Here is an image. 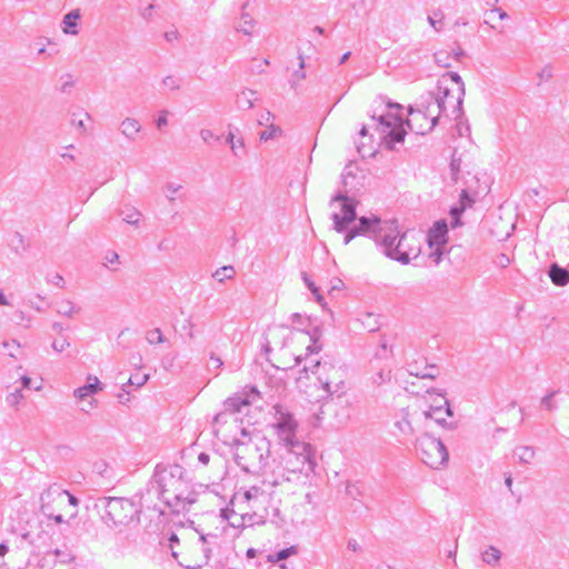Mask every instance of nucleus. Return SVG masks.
I'll list each match as a JSON object with an SVG mask.
<instances>
[{"label": "nucleus", "instance_id": "obj_1", "mask_svg": "<svg viewBox=\"0 0 569 569\" xmlns=\"http://www.w3.org/2000/svg\"><path fill=\"white\" fill-rule=\"evenodd\" d=\"M194 501L184 469L179 465H157L146 491L141 493V505L160 515H164L166 509L173 513L188 511Z\"/></svg>", "mask_w": 569, "mask_h": 569}, {"label": "nucleus", "instance_id": "obj_2", "mask_svg": "<svg viewBox=\"0 0 569 569\" xmlns=\"http://www.w3.org/2000/svg\"><path fill=\"white\" fill-rule=\"evenodd\" d=\"M234 461L243 472L260 477L262 485L269 488L284 482L300 483L297 477L289 475L278 453L274 451L271 455V445L266 438L248 442L237 441Z\"/></svg>", "mask_w": 569, "mask_h": 569}, {"label": "nucleus", "instance_id": "obj_3", "mask_svg": "<svg viewBox=\"0 0 569 569\" xmlns=\"http://www.w3.org/2000/svg\"><path fill=\"white\" fill-rule=\"evenodd\" d=\"M274 409V419L272 427L279 440V448L276 450L278 456L286 463L289 475L306 482L315 472L316 458L311 445L297 439V422L293 416L283 411L282 407L277 405Z\"/></svg>", "mask_w": 569, "mask_h": 569}, {"label": "nucleus", "instance_id": "obj_4", "mask_svg": "<svg viewBox=\"0 0 569 569\" xmlns=\"http://www.w3.org/2000/svg\"><path fill=\"white\" fill-rule=\"evenodd\" d=\"M302 370L316 375L322 390L328 396L345 393L346 371L341 366L329 361L310 360V365H305Z\"/></svg>", "mask_w": 569, "mask_h": 569}, {"label": "nucleus", "instance_id": "obj_5", "mask_svg": "<svg viewBox=\"0 0 569 569\" xmlns=\"http://www.w3.org/2000/svg\"><path fill=\"white\" fill-rule=\"evenodd\" d=\"M104 509L103 519L111 521L113 526H129L139 523L141 512V501L136 503L131 499L108 497L101 500Z\"/></svg>", "mask_w": 569, "mask_h": 569}, {"label": "nucleus", "instance_id": "obj_6", "mask_svg": "<svg viewBox=\"0 0 569 569\" xmlns=\"http://www.w3.org/2000/svg\"><path fill=\"white\" fill-rule=\"evenodd\" d=\"M335 203H339L340 211H333L331 213L333 229L339 233L346 232L343 244L347 246L353 238L359 236L355 227L349 228L357 219L356 202L347 194L339 192L331 199L330 206L332 207Z\"/></svg>", "mask_w": 569, "mask_h": 569}, {"label": "nucleus", "instance_id": "obj_7", "mask_svg": "<svg viewBox=\"0 0 569 569\" xmlns=\"http://www.w3.org/2000/svg\"><path fill=\"white\" fill-rule=\"evenodd\" d=\"M335 203H339L340 211H333L331 213L333 229L339 233L346 232L343 244L347 246L353 238L359 236L355 227L349 228L357 219L356 202L347 194L339 192L331 199L330 206L332 207Z\"/></svg>", "mask_w": 569, "mask_h": 569}, {"label": "nucleus", "instance_id": "obj_8", "mask_svg": "<svg viewBox=\"0 0 569 569\" xmlns=\"http://www.w3.org/2000/svg\"><path fill=\"white\" fill-rule=\"evenodd\" d=\"M416 451L421 461L432 469L446 466L449 453L443 442L425 433L416 439Z\"/></svg>", "mask_w": 569, "mask_h": 569}, {"label": "nucleus", "instance_id": "obj_9", "mask_svg": "<svg viewBox=\"0 0 569 569\" xmlns=\"http://www.w3.org/2000/svg\"><path fill=\"white\" fill-rule=\"evenodd\" d=\"M372 120L376 122V130L383 134V139H389L387 143L392 148V143L402 142L406 131L402 127L401 117L391 112L372 114Z\"/></svg>", "mask_w": 569, "mask_h": 569}, {"label": "nucleus", "instance_id": "obj_10", "mask_svg": "<svg viewBox=\"0 0 569 569\" xmlns=\"http://www.w3.org/2000/svg\"><path fill=\"white\" fill-rule=\"evenodd\" d=\"M421 102L416 109H409V116L406 121L408 128L417 134H426L430 132L438 122L439 116L433 114L429 103Z\"/></svg>", "mask_w": 569, "mask_h": 569}, {"label": "nucleus", "instance_id": "obj_11", "mask_svg": "<svg viewBox=\"0 0 569 569\" xmlns=\"http://www.w3.org/2000/svg\"><path fill=\"white\" fill-rule=\"evenodd\" d=\"M41 511L44 516H52V503H57L59 508L67 506L76 508L79 503L77 497L69 491L61 489L57 485L50 486L41 493Z\"/></svg>", "mask_w": 569, "mask_h": 569}, {"label": "nucleus", "instance_id": "obj_12", "mask_svg": "<svg viewBox=\"0 0 569 569\" xmlns=\"http://www.w3.org/2000/svg\"><path fill=\"white\" fill-rule=\"evenodd\" d=\"M402 233L403 231L400 230L398 221L396 219H388L385 220L383 224L378 231V234H376L375 242L380 251L386 257L391 259L393 254L392 252L395 251L392 242H395L397 239H400Z\"/></svg>", "mask_w": 569, "mask_h": 569}, {"label": "nucleus", "instance_id": "obj_13", "mask_svg": "<svg viewBox=\"0 0 569 569\" xmlns=\"http://www.w3.org/2000/svg\"><path fill=\"white\" fill-rule=\"evenodd\" d=\"M397 246L393 247L391 260L400 262L401 264H408L412 259H416L420 254V246L412 234L408 231H403L400 239H397Z\"/></svg>", "mask_w": 569, "mask_h": 569}, {"label": "nucleus", "instance_id": "obj_14", "mask_svg": "<svg viewBox=\"0 0 569 569\" xmlns=\"http://www.w3.org/2000/svg\"><path fill=\"white\" fill-rule=\"evenodd\" d=\"M452 94H456V89L447 83V79H442L438 84V93H428L423 100L430 106H435L438 109V116L446 114L448 109H452V112L460 110L461 108L452 107Z\"/></svg>", "mask_w": 569, "mask_h": 569}, {"label": "nucleus", "instance_id": "obj_15", "mask_svg": "<svg viewBox=\"0 0 569 569\" xmlns=\"http://www.w3.org/2000/svg\"><path fill=\"white\" fill-rule=\"evenodd\" d=\"M259 397V391L256 387H249L244 389L242 392L236 393L234 396L228 398L223 407L226 412L228 413H237L241 412L243 407H249L256 398Z\"/></svg>", "mask_w": 569, "mask_h": 569}, {"label": "nucleus", "instance_id": "obj_16", "mask_svg": "<svg viewBox=\"0 0 569 569\" xmlns=\"http://www.w3.org/2000/svg\"><path fill=\"white\" fill-rule=\"evenodd\" d=\"M385 220H381L378 216L372 214L371 217H360L358 224L353 226L358 230L359 236H366L371 239H376L379 229L383 224Z\"/></svg>", "mask_w": 569, "mask_h": 569}, {"label": "nucleus", "instance_id": "obj_17", "mask_svg": "<svg viewBox=\"0 0 569 569\" xmlns=\"http://www.w3.org/2000/svg\"><path fill=\"white\" fill-rule=\"evenodd\" d=\"M448 224L446 220H438L428 232L429 246H442L447 242Z\"/></svg>", "mask_w": 569, "mask_h": 569}, {"label": "nucleus", "instance_id": "obj_18", "mask_svg": "<svg viewBox=\"0 0 569 569\" xmlns=\"http://www.w3.org/2000/svg\"><path fill=\"white\" fill-rule=\"evenodd\" d=\"M101 389L102 388H101V383H100L99 379L96 376H88L87 383L84 386L77 388L73 392V396L78 400L82 401L87 397H89L91 395H96Z\"/></svg>", "mask_w": 569, "mask_h": 569}, {"label": "nucleus", "instance_id": "obj_19", "mask_svg": "<svg viewBox=\"0 0 569 569\" xmlns=\"http://www.w3.org/2000/svg\"><path fill=\"white\" fill-rule=\"evenodd\" d=\"M393 426L398 431L397 436L400 438L401 442H408L411 440L413 436V427L408 413L402 415L400 419L396 420Z\"/></svg>", "mask_w": 569, "mask_h": 569}, {"label": "nucleus", "instance_id": "obj_20", "mask_svg": "<svg viewBox=\"0 0 569 569\" xmlns=\"http://www.w3.org/2000/svg\"><path fill=\"white\" fill-rule=\"evenodd\" d=\"M445 405H446L445 409H442V407L431 408L430 411L425 412V416L435 419V421L438 425H440V426H442L445 428L451 429V428H453V425L452 423H448L442 415L451 417L452 416V410H451V408L449 406L448 400H446V399H445Z\"/></svg>", "mask_w": 569, "mask_h": 569}, {"label": "nucleus", "instance_id": "obj_21", "mask_svg": "<svg viewBox=\"0 0 569 569\" xmlns=\"http://www.w3.org/2000/svg\"><path fill=\"white\" fill-rule=\"evenodd\" d=\"M258 100V93L251 89H243L236 97V106L239 110H250Z\"/></svg>", "mask_w": 569, "mask_h": 569}, {"label": "nucleus", "instance_id": "obj_22", "mask_svg": "<svg viewBox=\"0 0 569 569\" xmlns=\"http://www.w3.org/2000/svg\"><path fill=\"white\" fill-rule=\"evenodd\" d=\"M80 18L81 14L79 9H74L68 12L62 20V31L66 34L77 36L79 33L78 20Z\"/></svg>", "mask_w": 569, "mask_h": 569}, {"label": "nucleus", "instance_id": "obj_23", "mask_svg": "<svg viewBox=\"0 0 569 569\" xmlns=\"http://www.w3.org/2000/svg\"><path fill=\"white\" fill-rule=\"evenodd\" d=\"M448 76L451 81V86L456 87V94H452V107L461 108L465 96V84L462 79L457 72H449Z\"/></svg>", "mask_w": 569, "mask_h": 569}, {"label": "nucleus", "instance_id": "obj_24", "mask_svg": "<svg viewBox=\"0 0 569 569\" xmlns=\"http://www.w3.org/2000/svg\"><path fill=\"white\" fill-rule=\"evenodd\" d=\"M121 133L130 141H134L137 134L141 131L140 122L134 118H126L119 127Z\"/></svg>", "mask_w": 569, "mask_h": 569}, {"label": "nucleus", "instance_id": "obj_25", "mask_svg": "<svg viewBox=\"0 0 569 569\" xmlns=\"http://www.w3.org/2000/svg\"><path fill=\"white\" fill-rule=\"evenodd\" d=\"M549 277L553 284L562 287L569 282V270L552 263L549 268Z\"/></svg>", "mask_w": 569, "mask_h": 569}, {"label": "nucleus", "instance_id": "obj_26", "mask_svg": "<svg viewBox=\"0 0 569 569\" xmlns=\"http://www.w3.org/2000/svg\"><path fill=\"white\" fill-rule=\"evenodd\" d=\"M463 54V50L458 47V49L453 51V56L448 51L441 50L436 52L433 57L438 66L449 68L451 66L452 60L458 61L460 57H462Z\"/></svg>", "mask_w": 569, "mask_h": 569}, {"label": "nucleus", "instance_id": "obj_27", "mask_svg": "<svg viewBox=\"0 0 569 569\" xmlns=\"http://www.w3.org/2000/svg\"><path fill=\"white\" fill-rule=\"evenodd\" d=\"M201 551L208 561L211 557L213 548L218 546L219 536L216 533H201L200 535Z\"/></svg>", "mask_w": 569, "mask_h": 569}, {"label": "nucleus", "instance_id": "obj_28", "mask_svg": "<svg viewBox=\"0 0 569 569\" xmlns=\"http://www.w3.org/2000/svg\"><path fill=\"white\" fill-rule=\"evenodd\" d=\"M535 456V448L530 446H519L513 450V458L519 463L529 465L533 461Z\"/></svg>", "mask_w": 569, "mask_h": 569}, {"label": "nucleus", "instance_id": "obj_29", "mask_svg": "<svg viewBox=\"0 0 569 569\" xmlns=\"http://www.w3.org/2000/svg\"><path fill=\"white\" fill-rule=\"evenodd\" d=\"M56 311L60 316L73 318L74 315L80 312V308L77 307L72 301L66 299L57 302Z\"/></svg>", "mask_w": 569, "mask_h": 569}, {"label": "nucleus", "instance_id": "obj_30", "mask_svg": "<svg viewBox=\"0 0 569 569\" xmlns=\"http://www.w3.org/2000/svg\"><path fill=\"white\" fill-rule=\"evenodd\" d=\"M465 200H468L470 201L467 192L463 190L462 193H461V203L462 206L461 207H452L450 209V218H451V227L452 228H457V227H460L462 224L461 222V214L465 210Z\"/></svg>", "mask_w": 569, "mask_h": 569}, {"label": "nucleus", "instance_id": "obj_31", "mask_svg": "<svg viewBox=\"0 0 569 569\" xmlns=\"http://www.w3.org/2000/svg\"><path fill=\"white\" fill-rule=\"evenodd\" d=\"M248 3L246 2L242 6V12H241V22L239 27H237V30L242 32L243 34L250 36L252 34V29L254 27V20L251 18L249 13H247L244 10L247 8Z\"/></svg>", "mask_w": 569, "mask_h": 569}, {"label": "nucleus", "instance_id": "obj_32", "mask_svg": "<svg viewBox=\"0 0 569 569\" xmlns=\"http://www.w3.org/2000/svg\"><path fill=\"white\" fill-rule=\"evenodd\" d=\"M391 379V370L388 368H377L376 372H373L369 380L372 386H381Z\"/></svg>", "mask_w": 569, "mask_h": 569}, {"label": "nucleus", "instance_id": "obj_33", "mask_svg": "<svg viewBox=\"0 0 569 569\" xmlns=\"http://www.w3.org/2000/svg\"><path fill=\"white\" fill-rule=\"evenodd\" d=\"M233 518H239L241 520L242 528L252 527L254 525L263 523V519L261 516H258L256 513H243L238 515L237 512L232 511Z\"/></svg>", "mask_w": 569, "mask_h": 569}, {"label": "nucleus", "instance_id": "obj_34", "mask_svg": "<svg viewBox=\"0 0 569 569\" xmlns=\"http://www.w3.org/2000/svg\"><path fill=\"white\" fill-rule=\"evenodd\" d=\"M481 557L483 562L490 566H495L499 562L501 552L496 547L490 546L482 552Z\"/></svg>", "mask_w": 569, "mask_h": 569}, {"label": "nucleus", "instance_id": "obj_35", "mask_svg": "<svg viewBox=\"0 0 569 569\" xmlns=\"http://www.w3.org/2000/svg\"><path fill=\"white\" fill-rule=\"evenodd\" d=\"M236 276L233 266H223L214 271L212 277L219 281L224 282L226 280L232 279Z\"/></svg>", "mask_w": 569, "mask_h": 569}, {"label": "nucleus", "instance_id": "obj_36", "mask_svg": "<svg viewBox=\"0 0 569 569\" xmlns=\"http://www.w3.org/2000/svg\"><path fill=\"white\" fill-rule=\"evenodd\" d=\"M123 221H126L129 224L137 226L140 221L141 213L134 209H127L121 212Z\"/></svg>", "mask_w": 569, "mask_h": 569}, {"label": "nucleus", "instance_id": "obj_37", "mask_svg": "<svg viewBox=\"0 0 569 569\" xmlns=\"http://www.w3.org/2000/svg\"><path fill=\"white\" fill-rule=\"evenodd\" d=\"M23 398L24 396L22 391L20 389H16L13 392L7 395L6 402L9 407L17 408Z\"/></svg>", "mask_w": 569, "mask_h": 569}, {"label": "nucleus", "instance_id": "obj_38", "mask_svg": "<svg viewBox=\"0 0 569 569\" xmlns=\"http://www.w3.org/2000/svg\"><path fill=\"white\" fill-rule=\"evenodd\" d=\"M70 347V341L67 337L61 336L59 339H53L51 348L54 352L61 353Z\"/></svg>", "mask_w": 569, "mask_h": 569}, {"label": "nucleus", "instance_id": "obj_39", "mask_svg": "<svg viewBox=\"0 0 569 569\" xmlns=\"http://www.w3.org/2000/svg\"><path fill=\"white\" fill-rule=\"evenodd\" d=\"M320 350L321 346L317 342V340H313L312 343L307 347V352L303 358L302 356L296 357V363L299 365L303 359L306 361L309 360L310 356L318 353Z\"/></svg>", "mask_w": 569, "mask_h": 569}, {"label": "nucleus", "instance_id": "obj_40", "mask_svg": "<svg viewBox=\"0 0 569 569\" xmlns=\"http://www.w3.org/2000/svg\"><path fill=\"white\" fill-rule=\"evenodd\" d=\"M146 339L150 345L164 342V337L159 328L149 330L146 335Z\"/></svg>", "mask_w": 569, "mask_h": 569}, {"label": "nucleus", "instance_id": "obj_41", "mask_svg": "<svg viewBox=\"0 0 569 569\" xmlns=\"http://www.w3.org/2000/svg\"><path fill=\"white\" fill-rule=\"evenodd\" d=\"M300 58V63H299V70H296L292 74V78L290 80V83H291V87L292 88H296L297 84L306 78V73L303 71V68H305V61L302 59V57H299Z\"/></svg>", "mask_w": 569, "mask_h": 569}, {"label": "nucleus", "instance_id": "obj_42", "mask_svg": "<svg viewBox=\"0 0 569 569\" xmlns=\"http://www.w3.org/2000/svg\"><path fill=\"white\" fill-rule=\"evenodd\" d=\"M302 279L306 283V286L309 288V290L312 292V295L316 297V300L318 302H321L323 300V297L320 295L319 288L315 284V282L307 276V273L302 274Z\"/></svg>", "mask_w": 569, "mask_h": 569}, {"label": "nucleus", "instance_id": "obj_43", "mask_svg": "<svg viewBox=\"0 0 569 569\" xmlns=\"http://www.w3.org/2000/svg\"><path fill=\"white\" fill-rule=\"evenodd\" d=\"M295 553H297V548L295 546H291L289 548H284V549L277 551L272 557H273L274 561H281V560L289 558L290 556H292Z\"/></svg>", "mask_w": 569, "mask_h": 569}, {"label": "nucleus", "instance_id": "obj_44", "mask_svg": "<svg viewBox=\"0 0 569 569\" xmlns=\"http://www.w3.org/2000/svg\"><path fill=\"white\" fill-rule=\"evenodd\" d=\"M411 375H415L420 378H429L435 379L438 375V369L435 366L426 367L422 371H410Z\"/></svg>", "mask_w": 569, "mask_h": 569}, {"label": "nucleus", "instance_id": "obj_45", "mask_svg": "<svg viewBox=\"0 0 569 569\" xmlns=\"http://www.w3.org/2000/svg\"><path fill=\"white\" fill-rule=\"evenodd\" d=\"M148 379L149 375L147 373H136L129 378L127 385L141 387L148 381Z\"/></svg>", "mask_w": 569, "mask_h": 569}, {"label": "nucleus", "instance_id": "obj_46", "mask_svg": "<svg viewBox=\"0 0 569 569\" xmlns=\"http://www.w3.org/2000/svg\"><path fill=\"white\" fill-rule=\"evenodd\" d=\"M558 393V391H551L550 393H548L547 396H545L542 399H541V408L546 409V410H555L556 409V403L553 402V397Z\"/></svg>", "mask_w": 569, "mask_h": 569}, {"label": "nucleus", "instance_id": "obj_47", "mask_svg": "<svg viewBox=\"0 0 569 569\" xmlns=\"http://www.w3.org/2000/svg\"><path fill=\"white\" fill-rule=\"evenodd\" d=\"M233 510L223 509L221 510V516L229 522L231 527L234 528H242L241 520L239 518H233L232 516Z\"/></svg>", "mask_w": 569, "mask_h": 569}, {"label": "nucleus", "instance_id": "obj_48", "mask_svg": "<svg viewBox=\"0 0 569 569\" xmlns=\"http://www.w3.org/2000/svg\"><path fill=\"white\" fill-rule=\"evenodd\" d=\"M230 148L233 156L237 158H241L246 152L244 142L242 138H239L234 142H232V146Z\"/></svg>", "mask_w": 569, "mask_h": 569}, {"label": "nucleus", "instance_id": "obj_49", "mask_svg": "<svg viewBox=\"0 0 569 569\" xmlns=\"http://www.w3.org/2000/svg\"><path fill=\"white\" fill-rule=\"evenodd\" d=\"M281 132L279 127L273 124L269 126V128L260 133V139L263 141H268L277 136V133Z\"/></svg>", "mask_w": 569, "mask_h": 569}, {"label": "nucleus", "instance_id": "obj_50", "mask_svg": "<svg viewBox=\"0 0 569 569\" xmlns=\"http://www.w3.org/2000/svg\"><path fill=\"white\" fill-rule=\"evenodd\" d=\"M182 188L181 184L174 182H168L164 187L167 191V198L170 202L174 201L173 194H176Z\"/></svg>", "mask_w": 569, "mask_h": 569}, {"label": "nucleus", "instance_id": "obj_51", "mask_svg": "<svg viewBox=\"0 0 569 569\" xmlns=\"http://www.w3.org/2000/svg\"><path fill=\"white\" fill-rule=\"evenodd\" d=\"M168 116H169L168 110L164 109V110L159 111L158 118L156 119V127L159 130H161L168 126Z\"/></svg>", "mask_w": 569, "mask_h": 569}, {"label": "nucleus", "instance_id": "obj_52", "mask_svg": "<svg viewBox=\"0 0 569 569\" xmlns=\"http://www.w3.org/2000/svg\"><path fill=\"white\" fill-rule=\"evenodd\" d=\"M162 83L170 90H178L180 88V81L173 76H167L163 78Z\"/></svg>", "mask_w": 569, "mask_h": 569}, {"label": "nucleus", "instance_id": "obj_53", "mask_svg": "<svg viewBox=\"0 0 569 569\" xmlns=\"http://www.w3.org/2000/svg\"><path fill=\"white\" fill-rule=\"evenodd\" d=\"M47 281L49 283H52L53 286L58 287V288H62L64 286V279L61 274L59 273H53V274H49L47 277Z\"/></svg>", "mask_w": 569, "mask_h": 569}, {"label": "nucleus", "instance_id": "obj_54", "mask_svg": "<svg viewBox=\"0 0 569 569\" xmlns=\"http://www.w3.org/2000/svg\"><path fill=\"white\" fill-rule=\"evenodd\" d=\"M264 490L258 486H251L246 492L244 497L247 500L257 498L259 495L263 493Z\"/></svg>", "mask_w": 569, "mask_h": 569}, {"label": "nucleus", "instance_id": "obj_55", "mask_svg": "<svg viewBox=\"0 0 569 569\" xmlns=\"http://www.w3.org/2000/svg\"><path fill=\"white\" fill-rule=\"evenodd\" d=\"M119 261V256L116 251H108L104 256V264H114Z\"/></svg>", "mask_w": 569, "mask_h": 569}, {"label": "nucleus", "instance_id": "obj_56", "mask_svg": "<svg viewBox=\"0 0 569 569\" xmlns=\"http://www.w3.org/2000/svg\"><path fill=\"white\" fill-rule=\"evenodd\" d=\"M200 137L204 142H209L211 139H219V137H216L214 133L209 129H201Z\"/></svg>", "mask_w": 569, "mask_h": 569}, {"label": "nucleus", "instance_id": "obj_57", "mask_svg": "<svg viewBox=\"0 0 569 569\" xmlns=\"http://www.w3.org/2000/svg\"><path fill=\"white\" fill-rule=\"evenodd\" d=\"M67 78H68V79L62 83V86H61V88H60L61 92H63V93H68V92H70V91H71V89H72V88H73V86H74V82H73V80L71 79V76H70V74H67Z\"/></svg>", "mask_w": 569, "mask_h": 569}, {"label": "nucleus", "instance_id": "obj_58", "mask_svg": "<svg viewBox=\"0 0 569 569\" xmlns=\"http://www.w3.org/2000/svg\"><path fill=\"white\" fill-rule=\"evenodd\" d=\"M538 76H539L540 80H549L552 77V68L550 66H546L538 73Z\"/></svg>", "mask_w": 569, "mask_h": 569}, {"label": "nucleus", "instance_id": "obj_59", "mask_svg": "<svg viewBox=\"0 0 569 569\" xmlns=\"http://www.w3.org/2000/svg\"><path fill=\"white\" fill-rule=\"evenodd\" d=\"M496 263L502 268H506L510 263V259L507 254L501 253L497 257Z\"/></svg>", "mask_w": 569, "mask_h": 569}, {"label": "nucleus", "instance_id": "obj_60", "mask_svg": "<svg viewBox=\"0 0 569 569\" xmlns=\"http://www.w3.org/2000/svg\"><path fill=\"white\" fill-rule=\"evenodd\" d=\"M272 113L270 111H266V112H262L258 119V123L260 126H263L266 124L268 121H270V119L272 118Z\"/></svg>", "mask_w": 569, "mask_h": 569}, {"label": "nucleus", "instance_id": "obj_61", "mask_svg": "<svg viewBox=\"0 0 569 569\" xmlns=\"http://www.w3.org/2000/svg\"><path fill=\"white\" fill-rule=\"evenodd\" d=\"M210 365H211L214 369H219V368H221V367H222L223 361H222L219 357H217V356H214V355H211V356H210Z\"/></svg>", "mask_w": 569, "mask_h": 569}, {"label": "nucleus", "instance_id": "obj_62", "mask_svg": "<svg viewBox=\"0 0 569 569\" xmlns=\"http://www.w3.org/2000/svg\"><path fill=\"white\" fill-rule=\"evenodd\" d=\"M428 22L430 23L431 27H433L435 30H440L441 26H442V22H441V19H436L435 17H431L429 16L428 17Z\"/></svg>", "mask_w": 569, "mask_h": 569}, {"label": "nucleus", "instance_id": "obj_63", "mask_svg": "<svg viewBox=\"0 0 569 569\" xmlns=\"http://www.w3.org/2000/svg\"><path fill=\"white\" fill-rule=\"evenodd\" d=\"M164 38H166V40H167V41L172 42V41L178 40V38H179V33H178V31H177V30L167 31V32L164 33Z\"/></svg>", "mask_w": 569, "mask_h": 569}, {"label": "nucleus", "instance_id": "obj_64", "mask_svg": "<svg viewBox=\"0 0 569 569\" xmlns=\"http://www.w3.org/2000/svg\"><path fill=\"white\" fill-rule=\"evenodd\" d=\"M152 11H153V4H149L147 8H144L141 11L142 18L146 19V20H150L151 17H152Z\"/></svg>", "mask_w": 569, "mask_h": 569}]
</instances>
